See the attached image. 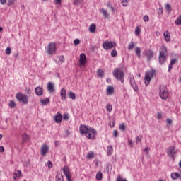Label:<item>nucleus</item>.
I'll list each match as a JSON object with an SVG mask.
<instances>
[{
    "label": "nucleus",
    "mask_w": 181,
    "mask_h": 181,
    "mask_svg": "<svg viewBox=\"0 0 181 181\" xmlns=\"http://www.w3.org/2000/svg\"><path fill=\"white\" fill-rule=\"evenodd\" d=\"M81 135H85L88 139H94L97 136V130L81 124L79 127Z\"/></svg>",
    "instance_id": "obj_1"
},
{
    "label": "nucleus",
    "mask_w": 181,
    "mask_h": 181,
    "mask_svg": "<svg viewBox=\"0 0 181 181\" xmlns=\"http://www.w3.org/2000/svg\"><path fill=\"white\" fill-rule=\"evenodd\" d=\"M168 57V48L166 46L162 45L159 49L158 62L160 64H165Z\"/></svg>",
    "instance_id": "obj_2"
},
{
    "label": "nucleus",
    "mask_w": 181,
    "mask_h": 181,
    "mask_svg": "<svg viewBox=\"0 0 181 181\" xmlns=\"http://www.w3.org/2000/svg\"><path fill=\"white\" fill-rule=\"evenodd\" d=\"M113 77H115L116 80L121 81V83H124V77H125V74H124V71H122L121 69L116 68L113 71Z\"/></svg>",
    "instance_id": "obj_3"
},
{
    "label": "nucleus",
    "mask_w": 181,
    "mask_h": 181,
    "mask_svg": "<svg viewBox=\"0 0 181 181\" xmlns=\"http://www.w3.org/2000/svg\"><path fill=\"white\" fill-rule=\"evenodd\" d=\"M155 74H156V70L155 69L148 71L145 73L144 83L146 86H149V83H151V80L153 78V76H155Z\"/></svg>",
    "instance_id": "obj_4"
},
{
    "label": "nucleus",
    "mask_w": 181,
    "mask_h": 181,
    "mask_svg": "<svg viewBox=\"0 0 181 181\" xmlns=\"http://www.w3.org/2000/svg\"><path fill=\"white\" fill-rule=\"evenodd\" d=\"M159 95L162 100H166L169 97V93L166 90V86H161L159 88Z\"/></svg>",
    "instance_id": "obj_5"
},
{
    "label": "nucleus",
    "mask_w": 181,
    "mask_h": 181,
    "mask_svg": "<svg viewBox=\"0 0 181 181\" xmlns=\"http://www.w3.org/2000/svg\"><path fill=\"white\" fill-rule=\"evenodd\" d=\"M16 100H18V101L22 103L24 105L28 104V95H26L25 94L18 93L16 95Z\"/></svg>",
    "instance_id": "obj_6"
},
{
    "label": "nucleus",
    "mask_w": 181,
    "mask_h": 181,
    "mask_svg": "<svg viewBox=\"0 0 181 181\" xmlns=\"http://www.w3.org/2000/svg\"><path fill=\"white\" fill-rule=\"evenodd\" d=\"M129 80L130 85L132 87L133 90H134V91L136 93H138L139 89L138 88V86H136V82H135V78L134 77V75L129 74Z\"/></svg>",
    "instance_id": "obj_7"
},
{
    "label": "nucleus",
    "mask_w": 181,
    "mask_h": 181,
    "mask_svg": "<svg viewBox=\"0 0 181 181\" xmlns=\"http://www.w3.org/2000/svg\"><path fill=\"white\" fill-rule=\"evenodd\" d=\"M56 52V44L54 42H50L48 44L46 52L50 55Z\"/></svg>",
    "instance_id": "obj_8"
},
{
    "label": "nucleus",
    "mask_w": 181,
    "mask_h": 181,
    "mask_svg": "<svg viewBox=\"0 0 181 181\" xmlns=\"http://www.w3.org/2000/svg\"><path fill=\"white\" fill-rule=\"evenodd\" d=\"M115 45V42H109L106 40L103 42V49H105V50H110V49H112V47H114Z\"/></svg>",
    "instance_id": "obj_9"
},
{
    "label": "nucleus",
    "mask_w": 181,
    "mask_h": 181,
    "mask_svg": "<svg viewBox=\"0 0 181 181\" xmlns=\"http://www.w3.org/2000/svg\"><path fill=\"white\" fill-rule=\"evenodd\" d=\"M62 170H63L64 175L66 177V180L71 181V176L70 175V170H69V168L65 166L62 168Z\"/></svg>",
    "instance_id": "obj_10"
},
{
    "label": "nucleus",
    "mask_w": 181,
    "mask_h": 181,
    "mask_svg": "<svg viewBox=\"0 0 181 181\" xmlns=\"http://www.w3.org/2000/svg\"><path fill=\"white\" fill-rule=\"evenodd\" d=\"M53 119L56 122V124H60V122L63 121V116L62 115V113H60V112H58L56 115L53 117Z\"/></svg>",
    "instance_id": "obj_11"
},
{
    "label": "nucleus",
    "mask_w": 181,
    "mask_h": 181,
    "mask_svg": "<svg viewBox=\"0 0 181 181\" xmlns=\"http://www.w3.org/2000/svg\"><path fill=\"white\" fill-rule=\"evenodd\" d=\"M49 152V146L47 144H42L41 146L40 153L42 156H46L47 153Z\"/></svg>",
    "instance_id": "obj_12"
},
{
    "label": "nucleus",
    "mask_w": 181,
    "mask_h": 181,
    "mask_svg": "<svg viewBox=\"0 0 181 181\" xmlns=\"http://www.w3.org/2000/svg\"><path fill=\"white\" fill-rule=\"evenodd\" d=\"M79 62L81 66H86V63H87V57H86V54L82 53L80 54Z\"/></svg>",
    "instance_id": "obj_13"
},
{
    "label": "nucleus",
    "mask_w": 181,
    "mask_h": 181,
    "mask_svg": "<svg viewBox=\"0 0 181 181\" xmlns=\"http://www.w3.org/2000/svg\"><path fill=\"white\" fill-rule=\"evenodd\" d=\"M168 155L171 156V158H173V156H175V155L176 154V151L175 150V147L173 146H170L168 151Z\"/></svg>",
    "instance_id": "obj_14"
},
{
    "label": "nucleus",
    "mask_w": 181,
    "mask_h": 181,
    "mask_svg": "<svg viewBox=\"0 0 181 181\" xmlns=\"http://www.w3.org/2000/svg\"><path fill=\"white\" fill-rule=\"evenodd\" d=\"M146 56L147 57L148 62L151 61L152 57H153V52L151 49H147L146 51Z\"/></svg>",
    "instance_id": "obj_15"
},
{
    "label": "nucleus",
    "mask_w": 181,
    "mask_h": 181,
    "mask_svg": "<svg viewBox=\"0 0 181 181\" xmlns=\"http://www.w3.org/2000/svg\"><path fill=\"white\" fill-rule=\"evenodd\" d=\"M35 93L36 95H38V96L43 95V88L42 87L37 86L35 88Z\"/></svg>",
    "instance_id": "obj_16"
},
{
    "label": "nucleus",
    "mask_w": 181,
    "mask_h": 181,
    "mask_svg": "<svg viewBox=\"0 0 181 181\" xmlns=\"http://www.w3.org/2000/svg\"><path fill=\"white\" fill-rule=\"evenodd\" d=\"M47 90L49 93H54V84L52 82H48L47 83Z\"/></svg>",
    "instance_id": "obj_17"
},
{
    "label": "nucleus",
    "mask_w": 181,
    "mask_h": 181,
    "mask_svg": "<svg viewBox=\"0 0 181 181\" xmlns=\"http://www.w3.org/2000/svg\"><path fill=\"white\" fill-rule=\"evenodd\" d=\"M100 12H101V13L103 15L104 18H105V19H108V18H110V14H108V12L107 11V10L104 9V8H101L100 10Z\"/></svg>",
    "instance_id": "obj_18"
},
{
    "label": "nucleus",
    "mask_w": 181,
    "mask_h": 181,
    "mask_svg": "<svg viewBox=\"0 0 181 181\" xmlns=\"http://www.w3.org/2000/svg\"><path fill=\"white\" fill-rule=\"evenodd\" d=\"M40 103H41L42 105H47V104L50 103V99L49 98H46L45 99H41L40 100Z\"/></svg>",
    "instance_id": "obj_19"
},
{
    "label": "nucleus",
    "mask_w": 181,
    "mask_h": 181,
    "mask_svg": "<svg viewBox=\"0 0 181 181\" xmlns=\"http://www.w3.org/2000/svg\"><path fill=\"white\" fill-rule=\"evenodd\" d=\"M61 94V100L62 101H64L66 100V89L62 88L60 92Z\"/></svg>",
    "instance_id": "obj_20"
},
{
    "label": "nucleus",
    "mask_w": 181,
    "mask_h": 181,
    "mask_svg": "<svg viewBox=\"0 0 181 181\" xmlns=\"http://www.w3.org/2000/svg\"><path fill=\"white\" fill-rule=\"evenodd\" d=\"M107 95H111V94L114 93V87L112 86H107L106 90Z\"/></svg>",
    "instance_id": "obj_21"
},
{
    "label": "nucleus",
    "mask_w": 181,
    "mask_h": 181,
    "mask_svg": "<svg viewBox=\"0 0 181 181\" xmlns=\"http://www.w3.org/2000/svg\"><path fill=\"white\" fill-rule=\"evenodd\" d=\"M180 177V174L178 173H171V178L173 180H176L177 179H179Z\"/></svg>",
    "instance_id": "obj_22"
},
{
    "label": "nucleus",
    "mask_w": 181,
    "mask_h": 181,
    "mask_svg": "<svg viewBox=\"0 0 181 181\" xmlns=\"http://www.w3.org/2000/svg\"><path fill=\"white\" fill-rule=\"evenodd\" d=\"M163 36L166 42H170V35L168 31L164 32Z\"/></svg>",
    "instance_id": "obj_23"
},
{
    "label": "nucleus",
    "mask_w": 181,
    "mask_h": 181,
    "mask_svg": "<svg viewBox=\"0 0 181 181\" xmlns=\"http://www.w3.org/2000/svg\"><path fill=\"white\" fill-rule=\"evenodd\" d=\"M112 152H113L112 146H108L107 149V154L108 155V156H111V155H112Z\"/></svg>",
    "instance_id": "obj_24"
},
{
    "label": "nucleus",
    "mask_w": 181,
    "mask_h": 181,
    "mask_svg": "<svg viewBox=\"0 0 181 181\" xmlns=\"http://www.w3.org/2000/svg\"><path fill=\"white\" fill-rule=\"evenodd\" d=\"M68 96L69 98H71V100H76V93L72 91H69L68 93Z\"/></svg>",
    "instance_id": "obj_25"
},
{
    "label": "nucleus",
    "mask_w": 181,
    "mask_h": 181,
    "mask_svg": "<svg viewBox=\"0 0 181 181\" xmlns=\"http://www.w3.org/2000/svg\"><path fill=\"white\" fill-rule=\"evenodd\" d=\"M95 28H96L95 24H91L89 26V32H90V33H94V32H95Z\"/></svg>",
    "instance_id": "obj_26"
},
{
    "label": "nucleus",
    "mask_w": 181,
    "mask_h": 181,
    "mask_svg": "<svg viewBox=\"0 0 181 181\" xmlns=\"http://www.w3.org/2000/svg\"><path fill=\"white\" fill-rule=\"evenodd\" d=\"M135 53L138 56V58L141 59V48L139 47L135 48Z\"/></svg>",
    "instance_id": "obj_27"
},
{
    "label": "nucleus",
    "mask_w": 181,
    "mask_h": 181,
    "mask_svg": "<svg viewBox=\"0 0 181 181\" xmlns=\"http://www.w3.org/2000/svg\"><path fill=\"white\" fill-rule=\"evenodd\" d=\"M23 142H28L29 141V135H28L26 133H24L22 135Z\"/></svg>",
    "instance_id": "obj_28"
},
{
    "label": "nucleus",
    "mask_w": 181,
    "mask_h": 181,
    "mask_svg": "<svg viewBox=\"0 0 181 181\" xmlns=\"http://www.w3.org/2000/svg\"><path fill=\"white\" fill-rule=\"evenodd\" d=\"M13 175L16 177H21V176H22V171L17 170L13 173Z\"/></svg>",
    "instance_id": "obj_29"
},
{
    "label": "nucleus",
    "mask_w": 181,
    "mask_h": 181,
    "mask_svg": "<svg viewBox=\"0 0 181 181\" xmlns=\"http://www.w3.org/2000/svg\"><path fill=\"white\" fill-rule=\"evenodd\" d=\"M87 159H94V152L89 151L86 156Z\"/></svg>",
    "instance_id": "obj_30"
},
{
    "label": "nucleus",
    "mask_w": 181,
    "mask_h": 181,
    "mask_svg": "<svg viewBox=\"0 0 181 181\" xmlns=\"http://www.w3.org/2000/svg\"><path fill=\"white\" fill-rule=\"evenodd\" d=\"M98 76L99 77H103L104 76V70L99 69L97 71Z\"/></svg>",
    "instance_id": "obj_31"
},
{
    "label": "nucleus",
    "mask_w": 181,
    "mask_h": 181,
    "mask_svg": "<svg viewBox=\"0 0 181 181\" xmlns=\"http://www.w3.org/2000/svg\"><path fill=\"white\" fill-rule=\"evenodd\" d=\"M102 179H103V173L100 171H99L96 174V180H102Z\"/></svg>",
    "instance_id": "obj_32"
},
{
    "label": "nucleus",
    "mask_w": 181,
    "mask_h": 181,
    "mask_svg": "<svg viewBox=\"0 0 181 181\" xmlns=\"http://www.w3.org/2000/svg\"><path fill=\"white\" fill-rule=\"evenodd\" d=\"M134 47H135V44L134 43V42L132 41L129 44L127 49H128V50H132V49H134Z\"/></svg>",
    "instance_id": "obj_33"
},
{
    "label": "nucleus",
    "mask_w": 181,
    "mask_h": 181,
    "mask_svg": "<svg viewBox=\"0 0 181 181\" xmlns=\"http://www.w3.org/2000/svg\"><path fill=\"white\" fill-rule=\"evenodd\" d=\"M8 106L10 107V108H15L16 107V103H15V101L11 100L8 103Z\"/></svg>",
    "instance_id": "obj_34"
},
{
    "label": "nucleus",
    "mask_w": 181,
    "mask_h": 181,
    "mask_svg": "<svg viewBox=\"0 0 181 181\" xmlns=\"http://www.w3.org/2000/svg\"><path fill=\"white\" fill-rule=\"evenodd\" d=\"M136 144H142V136H138L136 139Z\"/></svg>",
    "instance_id": "obj_35"
},
{
    "label": "nucleus",
    "mask_w": 181,
    "mask_h": 181,
    "mask_svg": "<svg viewBox=\"0 0 181 181\" xmlns=\"http://www.w3.org/2000/svg\"><path fill=\"white\" fill-rule=\"evenodd\" d=\"M175 25H181V15L175 21Z\"/></svg>",
    "instance_id": "obj_36"
},
{
    "label": "nucleus",
    "mask_w": 181,
    "mask_h": 181,
    "mask_svg": "<svg viewBox=\"0 0 181 181\" xmlns=\"http://www.w3.org/2000/svg\"><path fill=\"white\" fill-rule=\"evenodd\" d=\"M16 0H8L7 5L8 6H12L15 4Z\"/></svg>",
    "instance_id": "obj_37"
},
{
    "label": "nucleus",
    "mask_w": 181,
    "mask_h": 181,
    "mask_svg": "<svg viewBox=\"0 0 181 181\" xmlns=\"http://www.w3.org/2000/svg\"><path fill=\"white\" fill-rule=\"evenodd\" d=\"M106 110L107 111H108L109 112H111V111H112V105L111 104H107L106 106Z\"/></svg>",
    "instance_id": "obj_38"
},
{
    "label": "nucleus",
    "mask_w": 181,
    "mask_h": 181,
    "mask_svg": "<svg viewBox=\"0 0 181 181\" xmlns=\"http://www.w3.org/2000/svg\"><path fill=\"white\" fill-rule=\"evenodd\" d=\"M163 7H162L161 5H160V8L158 11V15H163Z\"/></svg>",
    "instance_id": "obj_39"
},
{
    "label": "nucleus",
    "mask_w": 181,
    "mask_h": 181,
    "mask_svg": "<svg viewBox=\"0 0 181 181\" xmlns=\"http://www.w3.org/2000/svg\"><path fill=\"white\" fill-rule=\"evenodd\" d=\"M111 56L112 57H115L117 56V49L114 48L111 52Z\"/></svg>",
    "instance_id": "obj_40"
},
{
    "label": "nucleus",
    "mask_w": 181,
    "mask_h": 181,
    "mask_svg": "<svg viewBox=\"0 0 181 181\" xmlns=\"http://www.w3.org/2000/svg\"><path fill=\"white\" fill-rule=\"evenodd\" d=\"M165 9L168 11V12H172V8L170 7V4H167L165 5Z\"/></svg>",
    "instance_id": "obj_41"
},
{
    "label": "nucleus",
    "mask_w": 181,
    "mask_h": 181,
    "mask_svg": "<svg viewBox=\"0 0 181 181\" xmlns=\"http://www.w3.org/2000/svg\"><path fill=\"white\" fill-rule=\"evenodd\" d=\"M128 2H129V0H122V4L124 6H128Z\"/></svg>",
    "instance_id": "obj_42"
},
{
    "label": "nucleus",
    "mask_w": 181,
    "mask_h": 181,
    "mask_svg": "<svg viewBox=\"0 0 181 181\" xmlns=\"http://www.w3.org/2000/svg\"><path fill=\"white\" fill-rule=\"evenodd\" d=\"M140 33H141V30H139V27H136L135 29V35L136 36H139Z\"/></svg>",
    "instance_id": "obj_43"
},
{
    "label": "nucleus",
    "mask_w": 181,
    "mask_h": 181,
    "mask_svg": "<svg viewBox=\"0 0 181 181\" xmlns=\"http://www.w3.org/2000/svg\"><path fill=\"white\" fill-rule=\"evenodd\" d=\"M177 62V59H173L170 60V64L173 66V64H176Z\"/></svg>",
    "instance_id": "obj_44"
},
{
    "label": "nucleus",
    "mask_w": 181,
    "mask_h": 181,
    "mask_svg": "<svg viewBox=\"0 0 181 181\" xmlns=\"http://www.w3.org/2000/svg\"><path fill=\"white\" fill-rule=\"evenodd\" d=\"M47 165H48L49 169H52L53 168V163H52V161L48 160L47 161Z\"/></svg>",
    "instance_id": "obj_45"
},
{
    "label": "nucleus",
    "mask_w": 181,
    "mask_h": 181,
    "mask_svg": "<svg viewBox=\"0 0 181 181\" xmlns=\"http://www.w3.org/2000/svg\"><path fill=\"white\" fill-rule=\"evenodd\" d=\"M57 181H63V175H61L59 177V175L56 176Z\"/></svg>",
    "instance_id": "obj_46"
},
{
    "label": "nucleus",
    "mask_w": 181,
    "mask_h": 181,
    "mask_svg": "<svg viewBox=\"0 0 181 181\" xmlns=\"http://www.w3.org/2000/svg\"><path fill=\"white\" fill-rule=\"evenodd\" d=\"M59 63H64V56H60L59 57Z\"/></svg>",
    "instance_id": "obj_47"
},
{
    "label": "nucleus",
    "mask_w": 181,
    "mask_h": 181,
    "mask_svg": "<svg viewBox=\"0 0 181 181\" xmlns=\"http://www.w3.org/2000/svg\"><path fill=\"white\" fill-rule=\"evenodd\" d=\"M74 45H75V46H77V45H80V40L79 39H75L74 40Z\"/></svg>",
    "instance_id": "obj_48"
},
{
    "label": "nucleus",
    "mask_w": 181,
    "mask_h": 181,
    "mask_svg": "<svg viewBox=\"0 0 181 181\" xmlns=\"http://www.w3.org/2000/svg\"><path fill=\"white\" fill-rule=\"evenodd\" d=\"M119 129H121V131H125V124H122L119 126Z\"/></svg>",
    "instance_id": "obj_49"
},
{
    "label": "nucleus",
    "mask_w": 181,
    "mask_h": 181,
    "mask_svg": "<svg viewBox=\"0 0 181 181\" xmlns=\"http://www.w3.org/2000/svg\"><path fill=\"white\" fill-rule=\"evenodd\" d=\"M5 53L8 55L11 54V47H7L5 50Z\"/></svg>",
    "instance_id": "obj_50"
},
{
    "label": "nucleus",
    "mask_w": 181,
    "mask_h": 181,
    "mask_svg": "<svg viewBox=\"0 0 181 181\" xmlns=\"http://www.w3.org/2000/svg\"><path fill=\"white\" fill-rule=\"evenodd\" d=\"M63 119H64L65 121H69V115H68V114H64V115H63Z\"/></svg>",
    "instance_id": "obj_51"
},
{
    "label": "nucleus",
    "mask_w": 181,
    "mask_h": 181,
    "mask_svg": "<svg viewBox=\"0 0 181 181\" xmlns=\"http://www.w3.org/2000/svg\"><path fill=\"white\" fill-rule=\"evenodd\" d=\"M143 20L145 21V22H148L149 21V16H144L143 17Z\"/></svg>",
    "instance_id": "obj_52"
},
{
    "label": "nucleus",
    "mask_w": 181,
    "mask_h": 181,
    "mask_svg": "<svg viewBox=\"0 0 181 181\" xmlns=\"http://www.w3.org/2000/svg\"><path fill=\"white\" fill-rule=\"evenodd\" d=\"M113 136H114L115 138H117V137L118 136V132H117V130H115V131L113 132Z\"/></svg>",
    "instance_id": "obj_53"
},
{
    "label": "nucleus",
    "mask_w": 181,
    "mask_h": 181,
    "mask_svg": "<svg viewBox=\"0 0 181 181\" xmlns=\"http://www.w3.org/2000/svg\"><path fill=\"white\" fill-rule=\"evenodd\" d=\"M55 5H60L62 4V0H54Z\"/></svg>",
    "instance_id": "obj_54"
},
{
    "label": "nucleus",
    "mask_w": 181,
    "mask_h": 181,
    "mask_svg": "<svg viewBox=\"0 0 181 181\" xmlns=\"http://www.w3.org/2000/svg\"><path fill=\"white\" fill-rule=\"evenodd\" d=\"M166 124H167V125H170V124H172V119H166Z\"/></svg>",
    "instance_id": "obj_55"
},
{
    "label": "nucleus",
    "mask_w": 181,
    "mask_h": 181,
    "mask_svg": "<svg viewBox=\"0 0 181 181\" xmlns=\"http://www.w3.org/2000/svg\"><path fill=\"white\" fill-rule=\"evenodd\" d=\"M25 92L27 93V94H32V90H30V88H26Z\"/></svg>",
    "instance_id": "obj_56"
},
{
    "label": "nucleus",
    "mask_w": 181,
    "mask_h": 181,
    "mask_svg": "<svg viewBox=\"0 0 181 181\" xmlns=\"http://www.w3.org/2000/svg\"><path fill=\"white\" fill-rule=\"evenodd\" d=\"M80 4V0H74V4L77 6Z\"/></svg>",
    "instance_id": "obj_57"
},
{
    "label": "nucleus",
    "mask_w": 181,
    "mask_h": 181,
    "mask_svg": "<svg viewBox=\"0 0 181 181\" xmlns=\"http://www.w3.org/2000/svg\"><path fill=\"white\" fill-rule=\"evenodd\" d=\"M172 69H173V65H171L170 64L168 66V72L170 73Z\"/></svg>",
    "instance_id": "obj_58"
},
{
    "label": "nucleus",
    "mask_w": 181,
    "mask_h": 181,
    "mask_svg": "<svg viewBox=\"0 0 181 181\" xmlns=\"http://www.w3.org/2000/svg\"><path fill=\"white\" fill-rule=\"evenodd\" d=\"M0 4L1 5H5V4H6V0H0Z\"/></svg>",
    "instance_id": "obj_59"
},
{
    "label": "nucleus",
    "mask_w": 181,
    "mask_h": 181,
    "mask_svg": "<svg viewBox=\"0 0 181 181\" xmlns=\"http://www.w3.org/2000/svg\"><path fill=\"white\" fill-rule=\"evenodd\" d=\"M5 151V148H4V146H0V152L2 153V152H4Z\"/></svg>",
    "instance_id": "obj_60"
},
{
    "label": "nucleus",
    "mask_w": 181,
    "mask_h": 181,
    "mask_svg": "<svg viewBox=\"0 0 181 181\" xmlns=\"http://www.w3.org/2000/svg\"><path fill=\"white\" fill-rule=\"evenodd\" d=\"M128 144H129V146H133V145H134V143L132 141V140H129Z\"/></svg>",
    "instance_id": "obj_61"
},
{
    "label": "nucleus",
    "mask_w": 181,
    "mask_h": 181,
    "mask_svg": "<svg viewBox=\"0 0 181 181\" xmlns=\"http://www.w3.org/2000/svg\"><path fill=\"white\" fill-rule=\"evenodd\" d=\"M157 118H158V119H160V118H162V114L158 113L157 114Z\"/></svg>",
    "instance_id": "obj_62"
},
{
    "label": "nucleus",
    "mask_w": 181,
    "mask_h": 181,
    "mask_svg": "<svg viewBox=\"0 0 181 181\" xmlns=\"http://www.w3.org/2000/svg\"><path fill=\"white\" fill-rule=\"evenodd\" d=\"M148 151H149V148H148V147H146V148L144 149V151L146 152L147 155H148Z\"/></svg>",
    "instance_id": "obj_63"
},
{
    "label": "nucleus",
    "mask_w": 181,
    "mask_h": 181,
    "mask_svg": "<svg viewBox=\"0 0 181 181\" xmlns=\"http://www.w3.org/2000/svg\"><path fill=\"white\" fill-rule=\"evenodd\" d=\"M116 181H121V177H118Z\"/></svg>",
    "instance_id": "obj_64"
}]
</instances>
